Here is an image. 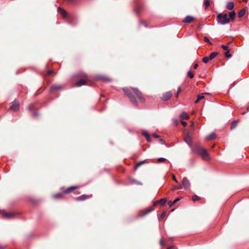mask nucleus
I'll return each mask as SVG.
<instances>
[{"mask_svg": "<svg viewBox=\"0 0 249 249\" xmlns=\"http://www.w3.org/2000/svg\"><path fill=\"white\" fill-rule=\"evenodd\" d=\"M58 12L61 14V15L64 18H65L67 16V13L65 10L63 9L58 7L57 9Z\"/></svg>", "mask_w": 249, "mask_h": 249, "instance_id": "10", "label": "nucleus"}, {"mask_svg": "<svg viewBox=\"0 0 249 249\" xmlns=\"http://www.w3.org/2000/svg\"><path fill=\"white\" fill-rule=\"evenodd\" d=\"M235 16V13L234 11H232V12H231L230 13V17L231 19L232 20H233L234 19Z\"/></svg>", "mask_w": 249, "mask_h": 249, "instance_id": "26", "label": "nucleus"}, {"mask_svg": "<svg viewBox=\"0 0 249 249\" xmlns=\"http://www.w3.org/2000/svg\"><path fill=\"white\" fill-rule=\"evenodd\" d=\"M68 0L70 2H73V1H75V0Z\"/></svg>", "mask_w": 249, "mask_h": 249, "instance_id": "55", "label": "nucleus"}, {"mask_svg": "<svg viewBox=\"0 0 249 249\" xmlns=\"http://www.w3.org/2000/svg\"><path fill=\"white\" fill-rule=\"evenodd\" d=\"M140 25H143L145 27H147V25H146V23L143 21H141L140 22Z\"/></svg>", "mask_w": 249, "mask_h": 249, "instance_id": "37", "label": "nucleus"}, {"mask_svg": "<svg viewBox=\"0 0 249 249\" xmlns=\"http://www.w3.org/2000/svg\"><path fill=\"white\" fill-rule=\"evenodd\" d=\"M184 141L190 146L192 142V139L191 137L188 134L184 138Z\"/></svg>", "mask_w": 249, "mask_h": 249, "instance_id": "13", "label": "nucleus"}, {"mask_svg": "<svg viewBox=\"0 0 249 249\" xmlns=\"http://www.w3.org/2000/svg\"><path fill=\"white\" fill-rule=\"evenodd\" d=\"M182 183V186L185 189H188L191 186L189 181L186 178H183Z\"/></svg>", "mask_w": 249, "mask_h": 249, "instance_id": "7", "label": "nucleus"}, {"mask_svg": "<svg viewBox=\"0 0 249 249\" xmlns=\"http://www.w3.org/2000/svg\"><path fill=\"white\" fill-rule=\"evenodd\" d=\"M63 195V194L62 193H57V194H56L53 195V197L54 198H56V199L62 197Z\"/></svg>", "mask_w": 249, "mask_h": 249, "instance_id": "22", "label": "nucleus"}, {"mask_svg": "<svg viewBox=\"0 0 249 249\" xmlns=\"http://www.w3.org/2000/svg\"><path fill=\"white\" fill-rule=\"evenodd\" d=\"M174 204V203H173V201H168V205L169 206H172V205Z\"/></svg>", "mask_w": 249, "mask_h": 249, "instance_id": "43", "label": "nucleus"}, {"mask_svg": "<svg viewBox=\"0 0 249 249\" xmlns=\"http://www.w3.org/2000/svg\"><path fill=\"white\" fill-rule=\"evenodd\" d=\"M200 197L196 195H194L192 197V200L193 201H196V200H199Z\"/></svg>", "mask_w": 249, "mask_h": 249, "instance_id": "28", "label": "nucleus"}, {"mask_svg": "<svg viewBox=\"0 0 249 249\" xmlns=\"http://www.w3.org/2000/svg\"><path fill=\"white\" fill-rule=\"evenodd\" d=\"M244 1L247 2V0H243Z\"/></svg>", "mask_w": 249, "mask_h": 249, "instance_id": "57", "label": "nucleus"}, {"mask_svg": "<svg viewBox=\"0 0 249 249\" xmlns=\"http://www.w3.org/2000/svg\"><path fill=\"white\" fill-rule=\"evenodd\" d=\"M168 249H175L174 248V247L171 246V247H170L169 248H168Z\"/></svg>", "mask_w": 249, "mask_h": 249, "instance_id": "54", "label": "nucleus"}, {"mask_svg": "<svg viewBox=\"0 0 249 249\" xmlns=\"http://www.w3.org/2000/svg\"><path fill=\"white\" fill-rule=\"evenodd\" d=\"M179 200H180V198H177L176 199H175L173 201V203H176L177 202H178V201H179Z\"/></svg>", "mask_w": 249, "mask_h": 249, "instance_id": "45", "label": "nucleus"}, {"mask_svg": "<svg viewBox=\"0 0 249 249\" xmlns=\"http://www.w3.org/2000/svg\"><path fill=\"white\" fill-rule=\"evenodd\" d=\"M181 88L180 87H178V91H177V95H176L177 97L178 96V94L181 92Z\"/></svg>", "mask_w": 249, "mask_h": 249, "instance_id": "38", "label": "nucleus"}, {"mask_svg": "<svg viewBox=\"0 0 249 249\" xmlns=\"http://www.w3.org/2000/svg\"><path fill=\"white\" fill-rule=\"evenodd\" d=\"M0 249H4V248L2 246H0Z\"/></svg>", "mask_w": 249, "mask_h": 249, "instance_id": "56", "label": "nucleus"}, {"mask_svg": "<svg viewBox=\"0 0 249 249\" xmlns=\"http://www.w3.org/2000/svg\"><path fill=\"white\" fill-rule=\"evenodd\" d=\"M146 138L148 142H151V140L149 137V136L148 137H146Z\"/></svg>", "mask_w": 249, "mask_h": 249, "instance_id": "48", "label": "nucleus"}, {"mask_svg": "<svg viewBox=\"0 0 249 249\" xmlns=\"http://www.w3.org/2000/svg\"><path fill=\"white\" fill-rule=\"evenodd\" d=\"M204 98V96L203 95H198L197 99L195 101V103H197L200 100Z\"/></svg>", "mask_w": 249, "mask_h": 249, "instance_id": "24", "label": "nucleus"}, {"mask_svg": "<svg viewBox=\"0 0 249 249\" xmlns=\"http://www.w3.org/2000/svg\"><path fill=\"white\" fill-rule=\"evenodd\" d=\"M34 117H36L38 115V113L36 112H35L33 114Z\"/></svg>", "mask_w": 249, "mask_h": 249, "instance_id": "49", "label": "nucleus"}, {"mask_svg": "<svg viewBox=\"0 0 249 249\" xmlns=\"http://www.w3.org/2000/svg\"><path fill=\"white\" fill-rule=\"evenodd\" d=\"M221 47L224 50H228V47L227 46L222 45Z\"/></svg>", "mask_w": 249, "mask_h": 249, "instance_id": "40", "label": "nucleus"}, {"mask_svg": "<svg viewBox=\"0 0 249 249\" xmlns=\"http://www.w3.org/2000/svg\"><path fill=\"white\" fill-rule=\"evenodd\" d=\"M187 75L190 78H193L194 77V74L190 71L188 72Z\"/></svg>", "mask_w": 249, "mask_h": 249, "instance_id": "31", "label": "nucleus"}, {"mask_svg": "<svg viewBox=\"0 0 249 249\" xmlns=\"http://www.w3.org/2000/svg\"><path fill=\"white\" fill-rule=\"evenodd\" d=\"M88 197V196H86V195H82L80 196H78V197H77L75 199L76 200H80V201H82V200H85L86 199H87V198Z\"/></svg>", "mask_w": 249, "mask_h": 249, "instance_id": "20", "label": "nucleus"}, {"mask_svg": "<svg viewBox=\"0 0 249 249\" xmlns=\"http://www.w3.org/2000/svg\"><path fill=\"white\" fill-rule=\"evenodd\" d=\"M198 67V65L197 64H195L194 66V68L195 69H196Z\"/></svg>", "mask_w": 249, "mask_h": 249, "instance_id": "53", "label": "nucleus"}, {"mask_svg": "<svg viewBox=\"0 0 249 249\" xmlns=\"http://www.w3.org/2000/svg\"><path fill=\"white\" fill-rule=\"evenodd\" d=\"M166 202V199L165 198H161L159 201H156L154 203V205L159 203L161 206L164 205Z\"/></svg>", "mask_w": 249, "mask_h": 249, "instance_id": "17", "label": "nucleus"}, {"mask_svg": "<svg viewBox=\"0 0 249 249\" xmlns=\"http://www.w3.org/2000/svg\"><path fill=\"white\" fill-rule=\"evenodd\" d=\"M145 161L146 160H143V161H142L141 162H140L139 163H137L136 165V167H139L140 166H141L142 164L144 163L145 162Z\"/></svg>", "mask_w": 249, "mask_h": 249, "instance_id": "34", "label": "nucleus"}, {"mask_svg": "<svg viewBox=\"0 0 249 249\" xmlns=\"http://www.w3.org/2000/svg\"><path fill=\"white\" fill-rule=\"evenodd\" d=\"M10 109L14 111H17L19 109V104L15 101L11 103Z\"/></svg>", "mask_w": 249, "mask_h": 249, "instance_id": "8", "label": "nucleus"}, {"mask_svg": "<svg viewBox=\"0 0 249 249\" xmlns=\"http://www.w3.org/2000/svg\"><path fill=\"white\" fill-rule=\"evenodd\" d=\"M174 124L176 125H177L178 124V121L177 120H174Z\"/></svg>", "mask_w": 249, "mask_h": 249, "instance_id": "51", "label": "nucleus"}, {"mask_svg": "<svg viewBox=\"0 0 249 249\" xmlns=\"http://www.w3.org/2000/svg\"><path fill=\"white\" fill-rule=\"evenodd\" d=\"M238 122V120L234 121L231 124V129H233L236 126L237 123Z\"/></svg>", "mask_w": 249, "mask_h": 249, "instance_id": "23", "label": "nucleus"}, {"mask_svg": "<svg viewBox=\"0 0 249 249\" xmlns=\"http://www.w3.org/2000/svg\"><path fill=\"white\" fill-rule=\"evenodd\" d=\"M166 160V159L164 158H159L158 159V160L159 162H162L165 161Z\"/></svg>", "mask_w": 249, "mask_h": 249, "instance_id": "33", "label": "nucleus"}, {"mask_svg": "<svg viewBox=\"0 0 249 249\" xmlns=\"http://www.w3.org/2000/svg\"><path fill=\"white\" fill-rule=\"evenodd\" d=\"M134 93L137 96V97L141 100L142 102L144 101V99L143 98L142 94L141 91L137 88H132Z\"/></svg>", "mask_w": 249, "mask_h": 249, "instance_id": "6", "label": "nucleus"}, {"mask_svg": "<svg viewBox=\"0 0 249 249\" xmlns=\"http://www.w3.org/2000/svg\"><path fill=\"white\" fill-rule=\"evenodd\" d=\"M204 41L210 44H211V42L210 41L209 39L207 37H204Z\"/></svg>", "mask_w": 249, "mask_h": 249, "instance_id": "35", "label": "nucleus"}, {"mask_svg": "<svg viewBox=\"0 0 249 249\" xmlns=\"http://www.w3.org/2000/svg\"><path fill=\"white\" fill-rule=\"evenodd\" d=\"M2 214L6 219H11L14 217L16 213L13 212H2Z\"/></svg>", "mask_w": 249, "mask_h": 249, "instance_id": "5", "label": "nucleus"}, {"mask_svg": "<svg viewBox=\"0 0 249 249\" xmlns=\"http://www.w3.org/2000/svg\"><path fill=\"white\" fill-rule=\"evenodd\" d=\"M83 77L85 78V79H82L80 80L79 81L76 82L75 83V86L76 87H81L82 85H84L86 83V80H89V78L88 76L86 75H83Z\"/></svg>", "mask_w": 249, "mask_h": 249, "instance_id": "4", "label": "nucleus"}, {"mask_svg": "<svg viewBox=\"0 0 249 249\" xmlns=\"http://www.w3.org/2000/svg\"><path fill=\"white\" fill-rule=\"evenodd\" d=\"M78 188V186H71V187H70L69 188H68L65 191V193H70L72 191L74 190V189H76Z\"/></svg>", "mask_w": 249, "mask_h": 249, "instance_id": "14", "label": "nucleus"}, {"mask_svg": "<svg viewBox=\"0 0 249 249\" xmlns=\"http://www.w3.org/2000/svg\"><path fill=\"white\" fill-rule=\"evenodd\" d=\"M194 20V18L190 16H187L183 20V22L185 23H189Z\"/></svg>", "mask_w": 249, "mask_h": 249, "instance_id": "11", "label": "nucleus"}, {"mask_svg": "<svg viewBox=\"0 0 249 249\" xmlns=\"http://www.w3.org/2000/svg\"><path fill=\"white\" fill-rule=\"evenodd\" d=\"M181 123L184 126H186L187 124V123L184 121H181Z\"/></svg>", "mask_w": 249, "mask_h": 249, "instance_id": "44", "label": "nucleus"}, {"mask_svg": "<svg viewBox=\"0 0 249 249\" xmlns=\"http://www.w3.org/2000/svg\"><path fill=\"white\" fill-rule=\"evenodd\" d=\"M204 4L205 5V9H207L210 5V2L208 0H204Z\"/></svg>", "mask_w": 249, "mask_h": 249, "instance_id": "29", "label": "nucleus"}, {"mask_svg": "<svg viewBox=\"0 0 249 249\" xmlns=\"http://www.w3.org/2000/svg\"><path fill=\"white\" fill-rule=\"evenodd\" d=\"M230 21V19L228 18L226 14L219 13L217 15V22L219 24L224 25Z\"/></svg>", "mask_w": 249, "mask_h": 249, "instance_id": "2", "label": "nucleus"}, {"mask_svg": "<svg viewBox=\"0 0 249 249\" xmlns=\"http://www.w3.org/2000/svg\"><path fill=\"white\" fill-rule=\"evenodd\" d=\"M183 188V187L181 185H179V186H174L172 188V190H179V189H181Z\"/></svg>", "mask_w": 249, "mask_h": 249, "instance_id": "27", "label": "nucleus"}, {"mask_svg": "<svg viewBox=\"0 0 249 249\" xmlns=\"http://www.w3.org/2000/svg\"><path fill=\"white\" fill-rule=\"evenodd\" d=\"M193 151L200 156L204 160L208 161L210 160V155L207 150L198 144L195 145L193 148Z\"/></svg>", "mask_w": 249, "mask_h": 249, "instance_id": "1", "label": "nucleus"}, {"mask_svg": "<svg viewBox=\"0 0 249 249\" xmlns=\"http://www.w3.org/2000/svg\"><path fill=\"white\" fill-rule=\"evenodd\" d=\"M97 79L102 80L103 81H110V79L108 77H107L105 76H98L97 78Z\"/></svg>", "mask_w": 249, "mask_h": 249, "instance_id": "18", "label": "nucleus"}, {"mask_svg": "<svg viewBox=\"0 0 249 249\" xmlns=\"http://www.w3.org/2000/svg\"><path fill=\"white\" fill-rule=\"evenodd\" d=\"M216 137V135L214 133H211L206 137V140L210 141L214 139Z\"/></svg>", "mask_w": 249, "mask_h": 249, "instance_id": "12", "label": "nucleus"}, {"mask_svg": "<svg viewBox=\"0 0 249 249\" xmlns=\"http://www.w3.org/2000/svg\"><path fill=\"white\" fill-rule=\"evenodd\" d=\"M153 211V209H149L147 211H146L144 214L143 215H145L147 213H149L152 212Z\"/></svg>", "mask_w": 249, "mask_h": 249, "instance_id": "41", "label": "nucleus"}, {"mask_svg": "<svg viewBox=\"0 0 249 249\" xmlns=\"http://www.w3.org/2000/svg\"><path fill=\"white\" fill-rule=\"evenodd\" d=\"M142 134L145 138L149 136L148 133L147 131H143Z\"/></svg>", "mask_w": 249, "mask_h": 249, "instance_id": "36", "label": "nucleus"}, {"mask_svg": "<svg viewBox=\"0 0 249 249\" xmlns=\"http://www.w3.org/2000/svg\"><path fill=\"white\" fill-rule=\"evenodd\" d=\"M245 14V10L244 9H242L240 10L238 13V17L239 18L242 17Z\"/></svg>", "mask_w": 249, "mask_h": 249, "instance_id": "25", "label": "nucleus"}, {"mask_svg": "<svg viewBox=\"0 0 249 249\" xmlns=\"http://www.w3.org/2000/svg\"><path fill=\"white\" fill-rule=\"evenodd\" d=\"M217 54H218V53H217V52L212 53L209 56V59H210V60L213 59Z\"/></svg>", "mask_w": 249, "mask_h": 249, "instance_id": "21", "label": "nucleus"}, {"mask_svg": "<svg viewBox=\"0 0 249 249\" xmlns=\"http://www.w3.org/2000/svg\"><path fill=\"white\" fill-rule=\"evenodd\" d=\"M180 118L182 120H187L188 119L189 116L186 112H183L180 114Z\"/></svg>", "mask_w": 249, "mask_h": 249, "instance_id": "15", "label": "nucleus"}, {"mask_svg": "<svg viewBox=\"0 0 249 249\" xmlns=\"http://www.w3.org/2000/svg\"><path fill=\"white\" fill-rule=\"evenodd\" d=\"M226 8L228 10H232L234 8V3H233V2H232V1L229 2L227 3V4Z\"/></svg>", "mask_w": 249, "mask_h": 249, "instance_id": "19", "label": "nucleus"}, {"mask_svg": "<svg viewBox=\"0 0 249 249\" xmlns=\"http://www.w3.org/2000/svg\"><path fill=\"white\" fill-rule=\"evenodd\" d=\"M124 92L125 94L128 96V97L130 99L131 101L135 105H137V102L136 100V99L134 97V96L131 93L130 90L127 88H124L123 89Z\"/></svg>", "mask_w": 249, "mask_h": 249, "instance_id": "3", "label": "nucleus"}, {"mask_svg": "<svg viewBox=\"0 0 249 249\" xmlns=\"http://www.w3.org/2000/svg\"><path fill=\"white\" fill-rule=\"evenodd\" d=\"M166 215V212H163L160 215V218H163Z\"/></svg>", "mask_w": 249, "mask_h": 249, "instance_id": "39", "label": "nucleus"}, {"mask_svg": "<svg viewBox=\"0 0 249 249\" xmlns=\"http://www.w3.org/2000/svg\"><path fill=\"white\" fill-rule=\"evenodd\" d=\"M62 88L61 85H54L51 88V91H53V90H60Z\"/></svg>", "mask_w": 249, "mask_h": 249, "instance_id": "16", "label": "nucleus"}, {"mask_svg": "<svg viewBox=\"0 0 249 249\" xmlns=\"http://www.w3.org/2000/svg\"><path fill=\"white\" fill-rule=\"evenodd\" d=\"M172 95V94L171 92H167L163 95V96L161 97V99L162 101H167L171 98Z\"/></svg>", "mask_w": 249, "mask_h": 249, "instance_id": "9", "label": "nucleus"}, {"mask_svg": "<svg viewBox=\"0 0 249 249\" xmlns=\"http://www.w3.org/2000/svg\"><path fill=\"white\" fill-rule=\"evenodd\" d=\"M160 244L162 246H163V243L162 242V240H160Z\"/></svg>", "mask_w": 249, "mask_h": 249, "instance_id": "52", "label": "nucleus"}, {"mask_svg": "<svg viewBox=\"0 0 249 249\" xmlns=\"http://www.w3.org/2000/svg\"><path fill=\"white\" fill-rule=\"evenodd\" d=\"M209 60H210V59H209V56L204 57L203 58V62L205 63H207Z\"/></svg>", "mask_w": 249, "mask_h": 249, "instance_id": "30", "label": "nucleus"}, {"mask_svg": "<svg viewBox=\"0 0 249 249\" xmlns=\"http://www.w3.org/2000/svg\"><path fill=\"white\" fill-rule=\"evenodd\" d=\"M172 179H173L175 181H176V182H178L177 180V179H176V177H175V176L174 175H173V176H172Z\"/></svg>", "mask_w": 249, "mask_h": 249, "instance_id": "47", "label": "nucleus"}, {"mask_svg": "<svg viewBox=\"0 0 249 249\" xmlns=\"http://www.w3.org/2000/svg\"><path fill=\"white\" fill-rule=\"evenodd\" d=\"M225 55L228 58L231 57V54L230 53L229 50H228V51L225 53Z\"/></svg>", "mask_w": 249, "mask_h": 249, "instance_id": "32", "label": "nucleus"}, {"mask_svg": "<svg viewBox=\"0 0 249 249\" xmlns=\"http://www.w3.org/2000/svg\"><path fill=\"white\" fill-rule=\"evenodd\" d=\"M160 143H161L162 144H165V142H164V141L162 139H160Z\"/></svg>", "mask_w": 249, "mask_h": 249, "instance_id": "46", "label": "nucleus"}, {"mask_svg": "<svg viewBox=\"0 0 249 249\" xmlns=\"http://www.w3.org/2000/svg\"><path fill=\"white\" fill-rule=\"evenodd\" d=\"M47 72H48V73L49 74H52V73L53 71H51V70H49V71H48Z\"/></svg>", "mask_w": 249, "mask_h": 249, "instance_id": "50", "label": "nucleus"}, {"mask_svg": "<svg viewBox=\"0 0 249 249\" xmlns=\"http://www.w3.org/2000/svg\"><path fill=\"white\" fill-rule=\"evenodd\" d=\"M153 136L154 137V138H159V136L156 134V133H154L153 134Z\"/></svg>", "mask_w": 249, "mask_h": 249, "instance_id": "42", "label": "nucleus"}]
</instances>
